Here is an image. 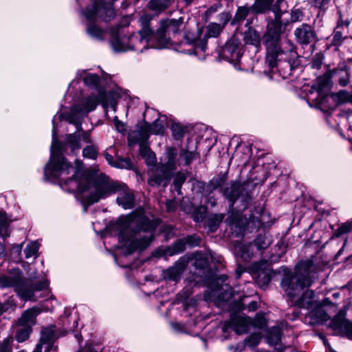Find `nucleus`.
Returning a JSON list of instances; mask_svg holds the SVG:
<instances>
[{"mask_svg": "<svg viewBox=\"0 0 352 352\" xmlns=\"http://www.w3.org/2000/svg\"><path fill=\"white\" fill-rule=\"evenodd\" d=\"M62 115H56L53 120L54 124L55 119L60 118ZM64 146L56 138L55 124H54L53 140L51 145V157L49 162L46 164L44 174L45 177L50 178H60V182L65 185H71V190L77 189L79 193H83L87 190H90L89 195L82 197V204L84 206V210L87 211V207L94 203L98 202L100 199H105L112 194L116 193L118 187V182L111 180L109 177L101 174L96 177L93 184L91 186L89 177L78 179L83 174L82 165L78 161H76V170L75 174L69 179H65L64 175H67L72 169V166L68 163L66 159L63 156Z\"/></svg>", "mask_w": 352, "mask_h": 352, "instance_id": "obj_1", "label": "nucleus"}, {"mask_svg": "<svg viewBox=\"0 0 352 352\" xmlns=\"http://www.w3.org/2000/svg\"><path fill=\"white\" fill-rule=\"evenodd\" d=\"M103 99V95L92 94L85 98L80 103L72 107L70 111L64 115L66 121L76 126V131L66 135L65 145L67 146L73 154L78 153L81 148L82 141L87 145L82 150L85 157L95 160L98 157V151L96 145L93 144L89 131L82 129V120L90 111H94L98 106L100 100Z\"/></svg>", "mask_w": 352, "mask_h": 352, "instance_id": "obj_2", "label": "nucleus"}, {"mask_svg": "<svg viewBox=\"0 0 352 352\" xmlns=\"http://www.w3.org/2000/svg\"><path fill=\"white\" fill-rule=\"evenodd\" d=\"M316 268L310 261L300 262L293 273H285L281 281V287L289 298L292 306L312 309L316 307L314 292L310 289L304 291L314 281Z\"/></svg>", "mask_w": 352, "mask_h": 352, "instance_id": "obj_3", "label": "nucleus"}, {"mask_svg": "<svg viewBox=\"0 0 352 352\" xmlns=\"http://www.w3.org/2000/svg\"><path fill=\"white\" fill-rule=\"evenodd\" d=\"M37 278L36 273L32 274L30 278H25L19 269H13L9 274L0 276V287H12L20 298L25 300H32L35 292L48 286L47 280L36 281Z\"/></svg>", "mask_w": 352, "mask_h": 352, "instance_id": "obj_4", "label": "nucleus"}, {"mask_svg": "<svg viewBox=\"0 0 352 352\" xmlns=\"http://www.w3.org/2000/svg\"><path fill=\"white\" fill-rule=\"evenodd\" d=\"M274 20L267 25V31L263 37V43L266 48V64L273 69L277 66L280 54V37L283 32V23L280 21L282 13L278 9L274 10Z\"/></svg>", "mask_w": 352, "mask_h": 352, "instance_id": "obj_5", "label": "nucleus"}, {"mask_svg": "<svg viewBox=\"0 0 352 352\" xmlns=\"http://www.w3.org/2000/svg\"><path fill=\"white\" fill-rule=\"evenodd\" d=\"M153 16L148 13H144L139 18L138 22L141 26L137 33H133L127 37L129 43V51H135L142 53L145 50L151 47L159 48L158 43H151V38L155 36L154 32L150 26Z\"/></svg>", "mask_w": 352, "mask_h": 352, "instance_id": "obj_6", "label": "nucleus"}, {"mask_svg": "<svg viewBox=\"0 0 352 352\" xmlns=\"http://www.w3.org/2000/svg\"><path fill=\"white\" fill-rule=\"evenodd\" d=\"M177 151L175 148L170 147L166 151L164 163L155 166L151 171L148 182L152 186L163 185L166 186L169 183L172 172L176 168Z\"/></svg>", "mask_w": 352, "mask_h": 352, "instance_id": "obj_7", "label": "nucleus"}, {"mask_svg": "<svg viewBox=\"0 0 352 352\" xmlns=\"http://www.w3.org/2000/svg\"><path fill=\"white\" fill-rule=\"evenodd\" d=\"M87 20V32L92 37L102 38L104 32L92 23L97 17L102 18L104 21L109 20L114 15V11L111 8H107L100 3V1L94 2L91 9L87 8L84 12Z\"/></svg>", "mask_w": 352, "mask_h": 352, "instance_id": "obj_8", "label": "nucleus"}, {"mask_svg": "<svg viewBox=\"0 0 352 352\" xmlns=\"http://www.w3.org/2000/svg\"><path fill=\"white\" fill-rule=\"evenodd\" d=\"M184 23V18L165 19L160 21V26L155 34V38L158 42V47L163 48L167 46L170 42V35H175L179 33Z\"/></svg>", "mask_w": 352, "mask_h": 352, "instance_id": "obj_9", "label": "nucleus"}, {"mask_svg": "<svg viewBox=\"0 0 352 352\" xmlns=\"http://www.w3.org/2000/svg\"><path fill=\"white\" fill-rule=\"evenodd\" d=\"M223 194L230 201L232 206L236 199H240L243 203V208H245L252 199L247 185L239 182L232 183L230 186L223 189Z\"/></svg>", "mask_w": 352, "mask_h": 352, "instance_id": "obj_10", "label": "nucleus"}, {"mask_svg": "<svg viewBox=\"0 0 352 352\" xmlns=\"http://www.w3.org/2000/svg\"><path fill=\"white\" fill-rule=\"evenodd\" d=\"M258 319L257 323H253L252 319L248 317L234 316H232L230 320L229 327L232 328L237 334L247 333L252 324L262 327L265 324V320L261 315H257Z\"/></svg>", "mask_w": 352, "mask_h": 352, "instance_id": "obj_11", "label": "nucleus"}, {"mask_svg": "<svg viewBox=\"0 0 352 352\" xmlns=\"http://www.w3.org/2000/svg\"><path fill=\"white\" fill-rule=\"evenodd\" d=\"M295 38L301 45H308L316 39L314 29L309 24L302 23L294 32Z\"/></svg>", "mask_w": 352, "mask_h": 352, "instance_id": "obj_12", "label": "nucleus"}, {"mask_svg": "<svg viewBox=\"0 0 352 352\" xmlns=\"http://www.w3.org/2000/svg\"><path fill=\"white\" fill-rule=\"evenodd\" d=\"M117 204L124 209H131L134 206L135 197L133 192L124 184L118 182Z\"/></svg>", "mask_w": 352, "mask_h": 352, "instance_id": "obj_13", "label": "nucleus"}, {"mask_svg": "<svg viewBox=\"0 0 352 352\" xmlns=\"http://www.w3.org/2000/svg\"><path fill=\"white\" fill-rule=\"evenodd\" d=\"M221 56L230 62L238 61L241 56L238 43L235 40L228 41L221 49Z\"/></svg>", "mask_w": 352, "mask_h": 352, "instance_id": "obj_14", "label": "nucleus"}, {"mask_svg": "<svg viewBox=\"0 0 352 352\" xmlns=\"http://www.w3.org/2000/svg\"><path fill=\"white\" fill-rule=\"evenodd\" d=\"M328 84V78L326 76H319L316 78V81L312 86V89L317 93V98L316 99V107L323 109H324V103L327 100V96L322 94V89Z\"/></svg>", "mask_w": 352, "mask_h": 352, "instance_id": "obj_15", "label": "nucleus"}, {"mask_svg": "<svg viewBox=\"0 0 352 352\" xmlns=\"http://www.w3.org/2000/svg\"><path fill=\"white\" fill-rule=\"evenodd\" d=\"M226 222L230 226L232 230H234V228L239 229V232L241 233L244 230L248 223V220L245 217H243L240 212L230 211L228 212Z\"/></svg>", "mask_w": 352, "mask_h": 352, "instance_id": "obj_16", "label": "nucleus"}, {"mask_svg": "<svg viewBox=\"0 0 352 352\" xmlns=\"http://www.w3.org/2000/svg\"><path fill=\"white\" fill-rule=\"evenodd\" d=\"M330 326L332 329L344 333L352 340V322L338 316L331 320Z\"/></svg>", "mask_w": 352, "mask_h": 352, "instance_id": "obj_17", "label": "nucleus"}, {"mask_svg": "<svg viewBox=\"0 0 352 352\" xmlns=\"http://www.w3.org/2000/svg\"><path fill=\"white\" fill-rule=\"evenodd\" d=\"M185 268V261L183 260H179L173 266L164 271V278L177 282L180 279L181 275L184 272Z\"/></svg>", "mask_w": 352, "mask_h": 352, "instance_id": "obj_18", "label": "nucleus"}, {"mask_svg": "<svg viewBox=\"0 0 352 352\" xmlns=\"http://www.w3.org/2000/svg\"><path fill=\"white\" fill-rule=\"evenodd\" d=\"M307 318L309 319V322L313 325L322 323L329 319V316L325 311L318 307H315L314 309L309 313Z\"/></svg>", "mask_w": 352, "mask_h": 352, "instance_id": "obj_19", "label": "nucleus"}, {"mask_svg": "<svg viewBox=\"0 0 352 352\" xmlns=\"http://www.w3.org/2000/svg\"><path fill=\"white\" fill-rule=\"evenodd\" d=\"M37 308H32L26 310L17 321V325L32 326L35 323V318L38 314Z\"/></svg>", "mask_w": 352, "mask_h": 352, "instance_id": "obj_20", "label": "nucleus"}, {"mask_svg": "<svg viewBox=\"0 0 352 352\" xmlns=\"http://www.w3.org/2000/svg\"><path fill=\"white\" fill-rule=\"evenodd\" d=\"M172 3L173 0H150L147 8L158 15L169 8Z\"/></svg>", "mask_w": 352, "mask_h": 352, "instance_id": "obj_21", "label": "nucleus"}, {"mask_svg": "<svg viewBox=\"0 0 352 352\" xmlns=\"http://www.w3.org/2000/svg\"><path fill=\"white\" fill-rule=\"evenodd\" d=\"M199 239L189 236L184 240H180L175 243L172 247L173 251L171 254H174L182 252L185 250V245L186 243L192 245H197L199 244Z\"/></svg>", "mask_w": 352, "mask_h": 352, "instance_id": "obj_22", "label": "nucleus"}, {"mask_svg": "<svg viewBox=\"0 0 352 352\" xmlns=\"http://www.w3.org/2000/svg\"><path fill=\"white\" fill-rule=\"evenodd\" d=\"M280 54L287 55L288 60L294 59L296 57V47L292 41L286 39L282 42L281 46L280 45Z\"/></svg>", "mask_w": 352, "mask_h": 352, "instance_id": "obj_23", "label": "nucleus"}, {"mask_svg": "<svg viewBox=\"0 0 352 352\" xmlns=\"http://www.w3.org/2000/svg\"><path fill=\"white\" fill-rule=\"evenodd\" d=\"M111 45L116 52H124L129 51V43L127 37H113L111 41Z\"/></svg>", "mask_w": 352, "mask_h": 352, "instance_id": "obj_24", "label": "nucleus"}, {"mask_svg": "<svg viewBox=\"0 0 352 352\" xmlns=\"http://www.w3.org/2000/svg\"><path fill=\"white\" fill-rule=\"evenodd\" d=\"M250 245L238 243L234 247V252L244 261H248L252 256V252L250 251Z\"/></svg>", "mask_w": 352, "mask_h": 352, "instance_id": "obj_25", "label": "nucleus"}, {"mask_svg": "<svg viewBox=\"0 0 352 352\" xmlns=\"http://www.w3.org/2000/svg\"><path fill=\"white\" fill-rule=\"evenodd\" d=\"M243 41L245 44L257 47L261 43L260 35L256 30L249 29L245 32Z\"/></svg>", "mask_w": 352, "mask_h": 352, "instance_id": "obj_26", "label": "nucleus"}, {"mask_svg": "<svg viewBox=\"0 0 352 352\" xmlns=\"http://www.w3.org/2000/svg\"><path fill=\"white\" fill-rule=\"evenodd\" d=\"M166 116H159L153 123L151 126H149V131L152 134L159 135L162 134L165 127Z\"/></svg>", "mask_w": 352, "mask_h": 352, "instance_id": "obj_27", "label": "nucleus"}, {"mask_svg": "<svg viewBox=\"0 0 352 352\" xmlns=\"http://www.w3.org/2000/svg\"><path fill=\"white\" fill-rule=\"evenodd\" d=\"M54 336V331L52 329L47 328L42 331V335L38 344H41V346L44 344H47V347L45 352H50L52 347L51 342L53 340Z\"/></svg>", "mask_w": 352, "mask_h": 352, "instance_id": "obj_28", "label": "nucleus"}, {"mask_svg": "<svg viewBox=\"0 0 352 352\" xmlns=\"http://www.w3.org/2000/svg\"><path fill=\"white\" fill-rule=\"evenodd\" d=\"M151 242V237H143L141 239H135L130 243L128 254H131L135 250H144Z\"/></svg>", "mask_w": 352, "mask_h": 352, "instance_id": "obj_29", "label": "nucleus"}, {"mask_svg": "<svg viewBox=\"0 0 352 352\" xmlns=\"http://www.w3.org/2000/svg\"><path fill=\"white\" fill-rule=\"evenodd\" d=\"M331 97L334 101L338 103L352 102V94L345 90L332 94Z\"/></svg>", "mask_w": 352, "mask_h": 352, "instance_id": "obj_30", "label": "nucleus"}, {"mask_svg": "<svg viewBox=\"0 0 352 352\" xmlns=\"http://www.w3.org/2000/svg\"><path fill=\"white\" fill-rule=\"evenodd\" d=\"M271 280L270 270H262L257 273L256 281L261 287H265Z\"/></svg>", "mask_w": 352, "mask_h": 352, "instance_id": "obj_31", "label": "nucleus"}, {"mask_svg": "<svg viewBox=\"0 0 352 352\" xmlns=\"http://www.w3.org/2000/svg\"><path fill=\"white\" fill-rule=\"evenodd\" d=\"M18 329L16 333V338L18 342H22L26 340L32 331V328L28 327V325H17Z\"/></svg>", "mask_w": 352, "mask_h": 352, "instance_id": "obj_32", "label": "nucleus"}, {"mask_svg": "<svg viewBox=\"0 0 352 352\" xmlns=\"http://www.w3.org/2000/svg\"><path fill=\"white\" fill-rule=\"evenodd\" d=\"M223 218L224 215L223 214H214L211 215L208 222L210 231L214 232L223 220Z\"/></svg>", "mask_w": 352, "mask_h": 352, "instance_id": "obj_33", "label": "nucleus"}, {"mask_svg": "<svg viewBox=\"0 0 352 352\" xmlns=\"http://www.w3.org/2000/svg\"><path fill=\"white\" fill-rule=\"evenodd\" d=\"M272 1L273 0H256L252 9L257 13L263 12L270 8Z\"/></svg>", "mask_w": 352, "mask_h": 352, "instance_id": "obj_34", "label": "nucleus"}, {"mask_svg": "<svg viewBox=\"0 0 352 352\" xmlns=\"http://www.w3.org/2000/svg\"><path fill=\"white\" fill-rule=\"evenodd\" d=\"M223 26L216 23H211L207 27L205 36L207 38L217 37L222 31Z\"/></svg>", "mask_w": 352, "mask_h": 352, "instance_id": "obj_35", "label": "nucleus"}, {"mask_svg": "<svg viewBox=\"0 0 352 352\" xmlns=\"http://www.w3.org/2000/svg\"><path fill=\"white\" fill-rule=\"evenodd\" d=\"M197 156L198 153L193 151H189L184 148L181 150L179 154V157L181 159H184L186 165H189L193 160L197 158Z\"/></svg>", "mask_w": 352, "mask_h": 352, "instance_id": "obj_36", "label": "nucleus"}, {"mask_svg": "<svg viewBox=\"0 0 352 352\" xmlns=\"http://www.w3.org/2000/svg\"><path fill=\"white\" fill-rule=\"evenodd\" d=\"M329 2L330 0H309L311 6L319 10L318 14L327 9Z\"/></svg>", "mask_w": 352, "mask_h": 352, "instance_id": "obj_37", "label": "nucleus"}, {"mask_svg": "<svg viewBox=\"0 0 352 352\" xmlns=\"http://www.w3.org/2000/svg\"><path fill=\"white\" fill-rule=\"evenodd\" d=\"M38 250V243L36 241L31 242L25 248V258H29L34 256Z\"/></svg>", "mask_w": 352, "mask_h": 352, "instance_id": "obj_38", "label": "nucleus"}, {"mask_svg": "<svg viewBox=\"0 0 352 352\" xmlns=\"http://www.w3.org/2000/svg\"><path fill=\"white\" fill-rule=\"evenodd\" d=\"M281 334L278 328H273L268 336V342L270 344H276L280 340Z\"/></svg>", "mask_w": 352, "mask_h": 352, "instance_id": "obj_39", "label": "nucleus"}, {"mask_svg": "<svg viewBox=\"0 0 352 352\" xmlns=\"http://www.w3.org/2000/svg\"><path fill=\"white\" fill-rule=\"evenodd\" d=\"M250 12V8L248 7H239L234 15V21H241L245 19Z\"/></svg>", "mask_w": 352, "mask_h": 352, "instance_id": "obj_40", "label": "nucleus"}, {"mask_svg": "<svg viewBox=\"0 0 352 352\" xmlns=\"http://www.w3.org/2000/svg\"><path fill=\"white\" fill-rule=\"evenodd\" d=\"M254 244L258 250H264L267 248L270 244V241L264 236H258L254 240Z\"/></svg>", "mask_w": 352, "mask_h": 352, "instance_id": "obj_41", "label": "nucleus"}, {"mask_svg": "<svg viewBox=\"0 0 352 352\" xmlns=\"http://www.w3.org/2000/svg\"><path fill=\"white\" fill-rule=\"evenodd\" d=\"M85 83L91 87H97L100 82V78L96 74H88L84 78Z\"/></svg>", "mask_w": 352, "mask_h": 352, "instance_id": "obj_42", "label": "nucleus"}, {"mask_svg": "<svg viewBox=\"0 0 352 352\" xmlns=\"http://www.w3.org/2000/svg\"><path fill=\"white\" fill-rule=\"evenodd\" d=\"M173 135L175 139H181L184 133L183 127L177 123H173L171 126Z\"/></svg>", "mask_w": 352, "mask_h": 352, "instance_id": "obj_43", "label": "nucleus"}, {"mask_svg": "<svg viewBox=\"0 0 352 352\" xmlns=\"http://www.w3.org/2000/svg\"><path fill=\"white\" fill-rule=\"evenodd\" d=\"M186 176L182 173H178L174 179V186L177 191H179L182 184L186 180Z\"/></svg>", "mask_w": 352, "mask_h": 352, "instance_id": "obj_44", "label": "nucleus"}, {"mask_svg": "<svg viewBox=\"0 0 352 352\" xmlns=\"http://www.w3.org/2000/svg\"><path fill=\"white\" fill-rule=\"evenodd\" d=\"M338 74L340 76L339 80H338L339 84L343 87L346 86L349 81V73L347 72V71L344 70V69H340V70H338Z\"/></svg>", "mask_w": 352, "mask_h": 352, "instance_id": "obj_45", "label": "nucleus"}, {"mask_svg": "<svg viewBox=\"0 0 352 352\" xmlns=\"http://www.w3.org/2000/svg\"><path fill=\"white\" fill-rule=\"evenodd\" d=\"M290 15V21L292 23L300 21L303 17V13L300 9H293Z\"/></svg>", "mask_w": 352, "mask_h": 352, "instance_id": "obj_46", "label": "nucleus"}, {"mask_svg": "<svg viewBox=\"0 0 352 352\" xmlns=\"http://www.w3.org/2000/svg\"><path fill=\"white\" fill-rule=\"evenodd\" d=\"M136 222L140 224L138 230H142L144 231H146L150 229H153V226L148 222V221L147 219H141L136 221Z\"/></svg>", "mask_w": 352, "mask_h": 352, "instance_id": "obj_47", "label": "nucleus"}, {"mask_svg": "<svg viewBox=\"0 0 352 352\" xmlns=\"http://www.w3.org/2000/svg\"><path fill=\"white\" fill-rule=\"evenodd\" d=\"M10 342L11 340L8 338L0 342V352H11Z\"/></svg>", "mask_w": 352, "mask_h": 352, "instance_id": "obj_48", "label": "nucleus"}, {"mask_svg": "<svg viewBox=\"0 0 352 352\" xmlns=\"http://www.w3.org/2000/svg\"><path fill=\"white\" fill-rule=\"evenodd\" d=\"M206 208L204 206H201L197 209V213L194 215V219L196 221H201L206 214Z\"/></svg>", "mask_w": 352, "mask_h": 352, "instance_id": "obj_49", "label": "nucleus"}, {"mask_svg": "<svg viewBox=\"0 0 352 352\" xmlns=\"http://www.w3.org/2000/svg\"><path fill=\"white\" fill-rule=\"evenodd\" d=\"M9 224L10 221L7 217V214L3 212L0 211V226L3 227L8 230Z\"/></svg>", "mask_w": 352, "mask_h": 352, "instance_id": "obj_50", "label": "nucleus"}, {"mask_svg": "<svg viewBox=\"0 0 352 352\" xmlns=\"http://www.w3.org/2000/svg\"><path fill=\"white\" fill-rule=\"evenodd\" d=\"M351 228H352L351 223H344L341 226H340L339 228L338 229V230H337L338 234L342 235L346 232H348L351 230Z\"/></svg>", "mask_w": 352, "mask_h": 352, "instance_id": "obj_51", "label": "nucleus"}, {"mask_svg": "<svg viewBox=\"0 0 352 352\" xmlns=\"http://www.w3.org/2000/svg\"><path fill=\"white\" fill-rule=\"evenodd\" d=\"M151 151H152L144 142H141L140 143V153L142 157L146 155Z\"/></svg>", "mask_w": 352, "mask_h": 352, "instance_id": "obj_52", "label": "nucleus"}, {"mask_svg": "<svg viewBox=\"0 0 352 352\" xmlns=\"http://www.w3.org/2000/svg\"><path fill=\"white\" fill-rule=\"evenodd\" d=\"M142 157L145 159L146 162L148 165H153L156 162V157L153 151L150 152L146 155L143 156Z\"/></svg>", "mask_w": 352, "mask_h": 352, "instance_id": "obj_53", "label": "nucleus"}, {"mask_svg": "<svg viewBox=\"0 0 352 352\" xmlns=\"http://www.w3.org/2000/svg\"><path fill=\"white\" fill-rule=\"evenodd\" d=\"M342 38V33L339 31L335 32L332 39L333 44L335 45H338L341 43Z\"/></svg>", "mask_w": 352, "mask_h": 352, "instance_id": "obj_54", "label": "nucleus"}, {"mask_svg": "<svg viewBox=\"0 0 352 352\" xmlns=\"http://www.w3.org/2000/svg\"><path fill=\"white\" fill-rule=\"evenodd\" d=\"M105 158L106 160H107V162L111 165V166H118V167H120V168H125L126 167V166L122 164V165H120V164H116L114 162H113V157L111 155L109 154V153H105Z\"/></svg>", "mask_w": 352, "mask_h": 352, "instance_id": "obj_55", "label": "nucleus"}, {"mask_svg": "<svg viewBox=\"0 0 352 352\" xmlns=\"http://www.w3.org/2000/svg\"><path fill=\"white\" fill-rule=\"evenodd\" d=\"M331 302L329 300V298H324L322 301L318 302L316 301V307H320L322 309L324 307L331 305Z\"/></svg>", "mask_w": 352, "mask_h": 352, "instance_id": "obj_56", "label": "nucleus"}, {"mask_svg": "<svg viewBox=\"0 0 352 352\" xmlns=\"http://www.w3.org/2000/svg\"><path fill=\"white\" fill-rule=\"evenodd\" d=\"M102 105L104 106V108H108L109 107H110L113 109V111H115L116 102H115V100H112L109 102V103H108L107 102H104L102 103Z\"/></svg>", "mask_w": 352, "mask_h": 352, "instance_id": "obj_57", "label": "nucleus"}, {"mask_svg": "<svg viewBox=\"0 0 352 352\" xmlns=\"http://www.w3.org/2000/svg\"><path fill=\"white\" fill-rule=\"evenodd\" d=\"M258 307L257 302L252 301L248 305V309L249 311H255Z\"/></svg>", "mask_w": 352, "mask_h": 352, "instance_id": "obj_58", "label": "nucleus"}, {"mask_svg": "<svg viewBox=\"0 0 352 352\" xmlns=\"http://www.w3.org/2000/svg\"><path fill=\"white\" fill-rule=\"evenodd\" d=\"M9 236L8 230L3 227L0 226V236L7 237Z\"/></svg>", "mask_w": 352, "mask_h": 352, "instance_id": "obj_59", "label": "nucleus"}, {"mask_svg": "<svg viewBox=\"0 0 352 352\" xmlns=\"http://www.w3.org/2000/svg\"><path fill=\"white\" fill-rule=\"evenodd\" d=\"M243 272V270L241 267H238L236 270V278H239Z\"/></svg>", "mask_w": 352, "mask_h": 352, "instance_id": "obj_60", "label": "nucleus"}, {"mask_svg": "<svg viewBox=\"0 0 352 352\" xmlns=\"http://www.w3.org/2000/svg\"><path fill=\"white\" fill-rule=\"evenodd\" d=\"M4 252H5L4 246L1 243H0V254H3Z\"/></svg>", "mask_w": 352, "mask_h": 352, "instance_id": "obj_61", "label": "nucleus"}, {"mask_svg": "<svg viewBox=\"0 0 352 352\" xmlns=\"http://www.w3.org/2000/svg\"><path fill=\"white\" fill-rule=\"evenodd\" d=\"M171 204H172V203H171V201H168V202L166 203V208H167V210H168V211H170V210H173V209L171 208V207H170Z\"/></svg>", "mask_w": 352, "mask_h": 352, "instance_id": "obj_62", "label": "nucleus"}, {"mask_svg": "<svg viewBox=\"0 0 352 352\" xmlns=\"http://www.w3.org/2000/svg\"><path fill=\"white\" fill-rule=\"evenodd\" d=\"M333 296L335 298H339L340 296V294L338 292H336L334 294H333Z\"/></svg>", "mask_w": 352, "mask_h": 352, "instance_id": "obj_63", "label": "nucleus"}, {"mask_svg": "<svg viewBox=\"0 0 352 352\" xmlns=\"http://www.w3.org/2000/svg\"><path fill=\"white\" fill-rule=\"evenodd\" d=\"M192 1H193V0H185L186 3L187 4H190V3H191L192 2Z\"/></svg>", "mask_w": 352, "mask_h": 352, "instance_id": "obj_64", "label": "nucleus"}]
</instances>
